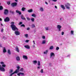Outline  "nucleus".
Wrapping results in <instances>:
<instances>
[{
	"label": "nucleus",
	"instance_id": "obj_1",
	"mask_svg": "<svg viewBox=\"0 0 76 76\" xmlns=\"http://www.w3.org/2000/svg\"><path fill=\"white\" fill-rule=\"evenodd\" d=\"M11 27L12 31H15L16 30H17V31L18 30V29L17 28L16 26L15 25H11Z\"/></svg>",
	"mask_w": 76,
	"mask_h": 76
},
{
	"label": "nucleus",
	"instance_id": "obj_2",
	"mask_svg": "<svg viewBox=\"0 0 76 76\" xmlns=\"http://www.w3.org/2000/svg\"><path fill=\"white\" fill-rule=\"evenodd\" d=\"M9 13V10L7 9H5L4 12V14L5 15H8Z\"/></svg>",
	"mask_w": 76,
	"mask_h": 76
},
{
	"label": "nucleus",
	"instance_id": "obj_3",
	"mask_svg": "<svg viewBox=\"0 0 76 76\" xmlns=\"http://www.w3.org/2000/svg\"><path fill=\"white\" fill-rule=\"evenodd\" d=\"M65 5L66 9H70V7H69V6H70V4L69 3H67V4H65Z\"/></svg>",
	"mask_w": 76,
	"mask_h": 76
},
{
	"label": "nucleus",
	"instance_id": "obj_4",
	"mask_svg": "<svg viewBox=\"0 0 76 76\" xmlns=\"http://www.w3.org/2000/svg\"><path fill=\"white\" fill-rule=\"evenodd\" d=\"M4 21L5 22H7L10 21V18L8 17H6L4 20Z\"/></svg>",
	"mask_w": 76,
	"mask_h": 76
},
{
	"label": "nucleus",
	"instance_id": "obj_5",
	"mask_svg": "<svg viewBox=\"0 0 76 76\" xmlns=\"http://www.w3.org/2000/svg\"><path fill=\"white\" fill-rule=\"evenodd\" d=\"M57 28L58 29L59 31H61V26L59 25L57 26Z\"/></svg>",
	"mask_w": 76,
	"mask_h": 76
},
{
	"label": "nucleus",
	"instance_id": "obj_6",
	"mask_svg": "<svg viewBox=\"0 0 76 76\" xmlns=\"http://www.w3.org/2000/svg\"><path fill=\"white\" fill-rule=\"evenodd\" d=\"M17 4H18V3L17 2H14L11 4V6L12 7H15L17 6Z\"/></svg>",
	"mask_w": 76,
	"mask_h": 76
},
{
	"label": "nucleus",
	"instance_id": "obj_7",
	"mask_svg": "<svg viewBox=\"0 0 76 76\" xmlns=\"http://www.w3.org/2000/svg\"><path fill=\"white\" fill-rule=\"evenodd\" d=\"M17 69H16L15 71V72L16 73H17L18 72H19V70L20 69V66H18L17 67Z\"/></svg>",
	"mask_w": 76,
	"mask_h": 76
},
{
	"label": "nucleus",
	"instance_id": "obj_8",
	"mask_svg": "<svg viewBox=\"0 0 76 76\" xmlns=\"http://www.w3.org/2000/svg\"><path fill=\"white\" fill-rule=\"evenodd\" d=\"M15 34L16 35H20V32L18 31H15Z\"/></svg>",
	"mask_w": 76,
	"mask_h": 76
},
{
	"label": "nucleus",
	"instance_id": "obj_9",
	"mask_svg": "<svg viewBox=\"0 0 76 76\" xmlns=\"http://www.w3.org/2000/svg\"><path fill=\"white\" fill-rule=\"evenodd\" d=\"M1 64H2V67H6V65L5 64H4V62H1Z\"/></svg>",
	"mask_w": 76,
	"mask_h": 76
},
{
	"label": "nucleus",
	"instance_id": "obj_10",
	"mask_svg": "<svg viewBox=\"0 0 76 76\" xmlns=\"http://www.w3.org/2000/svg\"><path fill=\"white\" fill-rule=\"evenodd\" d=\"M20 75H22L23 76H24V73H22V72H19V73L17 74V75L19 76H20Z\"/></svg>",
	"mask_w": 76,
	"mask_h": 76
},
{
	"label": "nucleus",
	"instance_id": "obj_11",
	"mask_svg": "<svg viewBox=\"0 0 76 76\" xmlns=\"http://www.w3.org/2000/svg\"><path fill=\"white\" fill-rule=\"evenodd\" d=\"M23 58L24 59H25L26 60H28V56H26L23 55Z\"/></svg>",
	"mask_w": 76,
	"mask_h": 76
},
{
	"label": "nucleus",
	"instance_id": "obj_12",
	"mask_svg": "<svg viewBox=\"0 0 76 76\" xmlns=\"http://www.w3.org/2000/svg\"><path fill=\"white\" fill-rule=\"evenodd\" d=\"M15 50L16 51L18 52V53H19V48H18V46H16Z\"/></svg>",
	"mask_w": 76,
	"mask_h": 76
},
{
	"label": "nucleus",
	"instance_id": "obj_13",
	"mask_svg": "<svg viewBox=\"0 0 76 76\" xmlns=\"http://www.w3.org/2000/svg\"><path fill=\"white\" fill-rule=\"evenodd\" d=\"M0 70L2 72H4V71H5V69L3 67H1L0 69Z\"/></svg>",
	"mask_w": 76,
	"mask_h": 76
},
{
	"label": "nucleus",
	"instance_id": "obj_14",
	"mask_svg": "<svg viewBox=\"0 0 76 76\" xmlns=\"http://www.w3.org/2000/svg\"><path fill=\"white\" fill-rule=\"evenodd\" d=\"M16 13H18V14H19V15H21L22 14V12H20V11H18V10H16Z\"/></svg>",
	"mask_w": 76,
	"mask_h": 76
},
{
	"label": "nucleus",
	"instance_id": "obj_15",
	"mask_svg": "<svg viewBox=\"0 0 76 76\" xmlns=\"http://www.w3.org/2000/svg\"><path fill=\"white\" fill-rule=\"evenodd\" d=\"M27 12L29 13H31V12H33V10L32 9H31L30 10H28L27 11Z\"/></svg>",
	"mask_w": 76,
	"mask_h": 76
},
{
	"label": "nucleus",
	"instance_id": "obj_16",
	"mask_svg": "<svg viewBox=\"0 0 76 76\" xmlns=\"http://www.w3.org/2000/svg\"><path fill=\"white\" fill-rule=\"evenodd\" d=\"M25 47L27 49H29V48H30V47H29L28 45L25 46Z\"/></svg>",
	"mask_w": 76,
	"mask_h": 76
},
{
	"label": "nucleus",
	"instance_id": "obj_17",
	"mask_svg": "<svg viewBox=\"0 0 76 76\" xmlns=\"http://www.w3.org/2000/svg\"><path fill=\"white\" fill-rule=\"evenodd\" d=\"M53 56V57H54V56H55V54H54V53H50V57H52Z\"/></svg>",
	"mask_w": 76,
	"mask_h": 76
},
{
	"label": "nucleus",
	"instance_id": "obj_18",
	"mask_svg": "<svg viewBox=\"0 0 76 76\" xmlns=\"http://www.w3.org/2000/svg\"><path fill=\"white\" fill-rule=\"evenodd\" d=\"M61 7L63 9V10H64V9H65V7L63 5H61Z\"/></svg>",
	"mask_w": 76,
	"mask_h": 76
},
{
	"label": "nucleus",
	"instance_id": "obj_19",
	"mask_svg": "<svg viewBox=\"0 0 76 76\" xmlns=\"http://www.w3.org/2000/svg\"><path fill=\"white\" fill-rule=\"evenodd\" d=\"M21 19L23 20H26L25 18L24 17V16L23 15H21Z\"/></svg>",
	"mask_w": 76,
	"mask_h": 76
},
{
	"label": "nucleus",
	"instance_id": "obj_20",
	"mask_svg": "<svg viewBox=\"0 0 76 76\" xmlns=\"http://www.w3.org/2000/svg\"><path fill=\"white\" fill-rule=\"evenodd\" d=\"M16 59L17 61H19L20 60V58H19V57L17 56L16 57Z\"/></svg>",
	"mask_w": 76,
	"mask_h": 76
},
{
	"label": "nucleus",
	"instance_id": "obj_21",
	"mask_svg": "<svg viewBox=\"0 0 76 76\" xmlns=\"http://www.w3.org/2000/svg\"><path fill=\"white\" fill-rule=\"evenodd\" d=\"M26 9V8H25L23 7L21 9V10H22V11H23V12H24V11Z\"/></svg>",
	"mask_w": 76,
	"mask_h": 76
},
{
	"label": "nucleus",
	"instance_id": "obj_22",
	"mask_svg": "<svg viewBox=\"0 0 76 76\" xmlns=\"http://www.w3.org/2000/svg\"><path fill=\"white\" fill-rule=\"evenodd\" d=\"M7 51H6V48H4V50L3 51V53H6V52Z\"/></svg>",
	"mask_w": 76,
	"mask_h": 76
},
{
	"label": "nucleus",
	"instance_id": "obj_23",
	"mask_svg": "<svg viewBox=\"0 0 76 76\" xmlns=\"http://www.w3.org/2000/svg\"><path fill=\"white\" fill-rule=\"evenodd\" d=\"M3 6H1V5L0 6V10H3Z\"/></svg>",
	"mask_w": 76,
	"mask_h": 76
},
{
	"label": "nucleus",
	"instance_id": "obj_24",
	"mask_svg": "<svg viewBox=\"0 0 76 76\" xmlns=\"http://www.w3.org/2000/svg\"><path fill=\"white\" fill-rule=\"evenodd\" d=\"M8 53L10 55L11 54V52H10V50H8Z\"/></svg>",
	"mask_w": 76,
	"mask_h": 76
},
{
	"label": "nucleus",
	"instance_id": "obj_25",
	"mask_svg": "<svg viewBox=\"0 0 76 76\" xmlns=\"http://www.w3.org/2000/svg\"><path fill=\"white\" fill-rule=\"evenodd\" d=\"M54 48V47H53V46H51L50 47V50H53V49Z\"/></svg>",
	"mask_w": 76,
	"mask_h": 76
},
{
	"label": "nucleus",
	"instance_id": "obj_26",
	"mask_svg": "<svg viewBox=\"0 0 76 76\" xmlns=\"http://www.w3.org/2000/svg\"><path fill=\"white\" fill-rule=\"evenodd\" d=\"M15 73H16L15 71L14 72L12 73L11 75H10V76H12V75H14V74H15Z\"/></svg>",
	"mask_w": 76,
	"mask_h": 76
},
{
	"label": "nucleus",
	"instance_id": "obj_27",
	"mask_svg": "<svg viewBox=\"0 0 76 76\" xmlns=\"http://www.w3.org/2000/svg\"><path fill=\"white\" fill-rule=\"evenodd\" d=\"M47 53H48V50H46L45 52H44V54H47Z\"/></svg>",
	"mask_w": 76,
	"mask_h": 76
},
{
	"label": "nucleus",
	"instance_id": "obj_28",
	"mask_svg": "<svg viewBox=\"0 0 76 76\" xmlns=\"http://www.w3.org/2000/svg\"><path fill=\"white\" fill-rule=\"evenodd\" d=\"M33 63L34 64H36V63H37V61L35 60L33 61Z\"/></svg>",
	"mask_w": 76,
	"mask_h": 76
},
{
	"label": "nucleus",
	"instance_id": "obj_29",
	"mask_svg": "<svg viewBox=\"0 0 76 76\" xmlns=\"http://www.w3.org/2000/svg\"><path fill=\"white\" fill-rule=\"evenodd\" d=\"M35 27V25L34 24H32L31 26V28H34Z\"/></svg>",
	"mask_w": 76,
	"mask_h": 76
},
{
	"label": "nucleus",
	"instance_id": "obj_30",
	"mask_svg": "<svg viewBox=\"0 0 76 76\" xmlns=\"http://www.w3.org/2000/svg\"><path fill=\"white\" fill-rule=\"evenodd\" d=\"M37 64L38 66H40V65H41V64L40 63V61H38Z\"/></svg>",
	"mask_w": 76,
	"mask_h": 76
},
{
	"label": "nucleus",
	"instance_id": "obj_31",
	"mask_svg": "<svg viewBox=\"0 0 76 76\" xmlns=\"http://www.w3.org/2000/svg\"><path fill=\"white\" fill-rule=\"evenodd\" d=\"M21 27H23L25 28V26L24 24H22L20 26Z\"/></svg>",
	"mask_w": 76,
	"mask_h": 76
},
{
	"label": "nucleus",
	"instance_id": "obj_32",
	"mask_svg": "<svg viewBox=\"0 0 76 76\" xmlns=\"http://www.w3.org/2000/svg\"><path fill=\"white\" fill-rule=\"evenodd\" d=\"M40 10L42 12H43L44 10V9H43V8L42 7H41L40 8Z\"/></svg>",
	"mask_w": 76,
	"mask_h": 76
},
{
	"label": "nucleus",
	"instance_id": "obj_33",
	"mask_svg": "<svg viewBox=\"0 0 76 76\" xmlns=\"http://www.w3.org/2000/svg\"><path fill=\"white\" fill-rule=\"evenodd\" d=\"M34 20H35V19L34 18L31 19V20L32 22H34Z\"/></svg>",
	"mask_w": 76,
	"mask_h": 76
},
{
	"label": "nucleus",
	"instance_id": "obj_34",
	"mask_svg": "<svg viewBox=\"0 0 76 76\" xmlns=\"http://www.w3.org/2000/svg\"><path fill=\"white\" fill-rule=\"evenodd\" d=\"M40 72L41 73H44V72H43V69H41V70L40 71Z\"/></svg>",
	"mask_w": 76,
	"mask_h": 76
},
{
	"label": "nucleus",
	"instance_id": "obj_35",
	"mask_svg": "<svg viewBox=\"0 0 76 76\" xmlns=\"http://www.w3.org/2000/svg\"><path fill=\"white\" fill-rule=\"evenodd\" d=\"M42 44H45V40H43L42 43Z\"/></svg>",
	"mask_w": 76,
	"mask_h": 76
},
{
	"label": "nucleus",
	"instance_id": "obj_36",
	"mask_svg": "<svg viewBox=\"0 0 76 76\" xmlns=\"http://www.w3.org/2000/svg\"><path fill=\"white\" fill-rule=\"evenodd\" d=\"M25 36L26 38H28V34H25Z\"/></svg>",
	"mask_w": 76,
	"mask_h": 76
},
{
	"label": "nucleus",
	"instance_id": "obj_37",
	"mask_svg": "<svg viewBox=\"0 0 76 76\" xmlns=\"http://www.w3.org/2000/svg\"><path fill=\"white\" fill-rule=\"evenodd\" d=\"M20 71L21 72H23V68H22L20 69Z\"/></svg>",
	"mask_w": 76,
	"mask_h": 76
},
{
	"label": "nucleus",
	"instance_id": "obj_38",
	"mask_svg": "<svg viewBox=\"0 0 76 76\" xmlns=\"http://www.w3.org/2000/svg\"><path fill=\"white\" fill-rule=\"evenodd\" d=\"M32 16H33V17H35L36 16H35V14H33L32 15Z\"/></svg>",
	"mask_w": 76,
	"mask_h": 76
},
{
	"label": "nucleus",
	"instance_id": "obj_39",
	"mask_svg": "<svg viewBox=\"0 0 76 76\" xmlns=\"http://www.w3.org/2000/svg\"><path fill=\"white\" fill-rule=\"evenodd\" d=\"M71 34H72V35H74V34H73V33H74L73 31L72 30L71 31Z\"/></svg>",
	"mask_w": 76,
	"mask_h": 76
},
{
	"label": "nucleus",
	"instance_id": "obj_40",
	"mask_svg": "<svg viewBox=\"0 0 76 76\" xmlns=\"http://www.w3.org/2000/svg\"><path fill=\"white\" fill-rule=\"evenodd\" d=\"M7 4L8 5H9V4H10V1L7 2Z\"/></svg>",
	"mask_w": 76,
	"mask_h": 76
},
{
	"label": "nucleus",
	"instance_id": "obj_41",
	"mask_svg": "<svg viewBox=\"0 0 76 76\" xmlns=\"http://www.w3.org/2000/svg\"><path fill=\"white\" fill-rule=\"evenodd\" d=\"M27 19L28 20H30V18L28 17H27Z\"/></svg>",
	"mask_w": 76,
	"mask_h": 76
},
{
	"label": "nucleus",
	"instance_id": "obj_42",
	"mask_svg": "<svg viewBox=\"0 0 76 76\" xmlns=\"http://www.w3.org/2000/svg\"><path fill=\"white\" fill-rule=\"evenodd\" d=\"M22 24V22H20L18 24V25H21Z\"/></svg>",
	"mask_w": 76,
	"mask_h": 76
},
{
	"label": "nucleus",
	"instance_id": "obj_43",
	"mask_svg": "<svg viewBox=\"0 0 76 76\" xmlns=\"http://www.w3.org/2000/svg\"><path fill=\"white\" fill-rule=\"evenodd\" d=\"M14 23H14L13 22H11V25H14Z\"/></svg>",
	"mask_w": 76,
	"mask_h": 76
},
{
	"label": "nucleus",
	"instance_id": "obj_44",
	"mask_svg": "<svg viewBox=\"0 0 76 76\" xmlns=\"http://www.w3.org/2000/svg\"><path fill=\"white\" fill-rule=\"evenodd\" d=\"M59 49V47H57L56 50H58Z\"/></svg>",
	"mask_w": 76,
	"mask_h": 76
},
{
	"label": "nucleus",
	"instance_id": "obj_45",
	"mask_svg": "<svg viewBox=\"0 0 76 76\" xmlns=\"http://www.w3.org/2000/svg\"><path fill=\"white\" fill-rule=\"evenodd\" d=\"M12 72H13V70H11L10 72V73H12Z\"/></svg>",
	"mask_w": 76,
	"mask_h": 76
},
{
	"label": "nucleus",
	"instance_id": "obj_46",
	"mask_svg": "<svg viewBox=\"0 0 76 76\" xmlns=\"http://www.w3.org/2000/svg\"><path fill=\"white\" fill-rule=\"evenodd\" d=\"M64 32L63 31L61 32V35H64Z\"/></svg>",
	"mask_w": 76,
	"mask_h": 76
},
{
	"label": "nucleus",
	"instance_id": "obj_47",
	"mask_svg": "<svg viewBox=\"0 0 76 76\" xmlns=\"http://www.w3.org/2000/svg\"><path fill=\"white\" fill-rule=\"evenodd\" d=\"M45 28V29L46 31H48V27H46Z\"/></svg>",
	"mask_w": 76,
	"mask_h": 76
},
{
	"label": "nucleus",
	"instance_id": "obj_48",
	"mask_svg": "<svg viewBox=\"0 0 76 76\" xmlns=\"http://www.w3.org/2000/svg\"><path fill=\"white\" fill-rule=\"evenodd\" d=\"M42 38L43 39H45V36H43Z\"/></svg>",
	"mask_w": 76,
	"mask_h": 76
},
{
	"label": "nucleus",
	"instance_id": "obj_49",
	"mask_svg": "<svg viewBox=\"0 0 76 76\" xmlns=\"http://www.w3.org/2000/svg\"><path fill=\"white\" fill-rule=\"evenodd\" d=\"M12 14H13V15H14V13H15V12L12 11Z\"/></svg>",
	"mask_w": 76,
	"mask_h": 76
},
{
	"label": "nucleus",
	"instance_id": "obj_50",
	"mask_svg": "<svg viewBox=\"0 0 76 76\" xmlns=\"http://www.w3.org/2000/svg\"><path fill=\"white\" fill-rule=\"evenodd\" d=\"M29 40H26V42H29Z\"/></svg>",
	"mask_w": 76,
	"mask_h": 76
},
{
	"label": "nucleus",
	"instance_id": "obj_51",
	"mask_svg": "<svg viewBox=\"0 0 76 76\" xmlns=\"http://www.w3.org/2000/svg\"><path fill=\"white\" fill-rule=\"evenodd\" d=\"M33 43H34V45H35V41L34 40V41H33Z\"/></svg>",
	"mask_w": 76,
	"mask_h": 76
},
{
	"label": "nucleus",
	"instance_id": "obj_52",
	"mask_svg": "<svg viewBox=\"0 0 76 76\" xmlns=\"http://www.w3.org/2000/svg\"><path fill=\"white\" fill-rule=\"evenodd\" d=\"M30 29V28H27V30H29Z\"/></svg>",
	"mask_w": 76,
	"mask_h": 76
},
{
	"label": "nucleus",
	"instance_id": "obj_53",
	"mask_svg": "<svg viewBox=\"0 0 76 76\" xmlns=\"http://www.w3.org/2000/svg\"><path fill=\"white\" fill-rule=\"evenodd\" d=\"M3 31V28H2V29L1 30V32H2Z\"/></svg>",
	"mask_w": 76,
	"mask_h": 76
},
{
	"label": "nucleus",
	"instance_id": "obj_54",
	"mask_svg": "<svg viewBox=\"0 0 76 76\" xmlns=\"http://www.w3.org/2000/svg\"><path fill=\"white\" fill-rule=\"evenodd\" d=\"M10 13H12V11L10 10Z\"/></svg>",
	"mask_w": 76,
	"mask_h": 76
},
{
	"label": "nucleus",
	"instance_id": "obj_55",
	"mask_svg": "<svg viewBox=\"0 0 76 76\" xmlns=\"http://www.w3.org/2000/svg\"><path fill=\"white\" fill-rule=\"evenodd\" d=\"M55 7L56 8V9H57V7L56 6H55Z\"/></svg>",
	"mask_w": 76,
	"mask_h": 76
},
{
	"label": "nucleus",
	"instance_id": "obj_56",
	"mask_svg": "<svg viewBox=\"0 0 76 76\" xmlns=\"http://www.w3.org/2000/svg\"><path fill=\"white\" fill-rule=\"evenodd\" d=\"M53 0V1H55V2H56L57 1V0Z\"/></svg>",
	"mask_w": 76,
	"mask_h": 76
},
{
	"label": "nucleus",
	"instance_id": "obj_57",
	"mask_svg": "<svg viewBox=\"0 0 76 76\" xmlns=\"http://www.w3.org/2000/svg\"><path fill=\"white\" fill-rule=\"evenodd\" d=\"M45 4H48V3L46 1L45 2Z\"/></svg>",
	"mask_w": 76,
	"mask_h": 76
},
{
	"label": "nucleus",
	"instance_id": "obj_58",
	"mask_svg": "<svg viewBox=\"0 0 76 76\" xmlns=\"http://www.w3.org/2000/svg\"><path fill=\"white\" fill-rule=\"evenodd\" d=\"M15 1H16V2H18V0H15Z\"/></svg>",
	"mask_w": 76,
	"mask_h": 76
},
{
	"label": "nucleus",
	"instance_id": "obj_59",
	"mask_svg": "<svg viewBox=\"0 0 76 76\" xmlns=\"http://www.w3.org/2000/svg\"><path fill=\"white\" fill-rule=\"evenodd\" d=\"M40 68V66H37V69H39Z\"/></svg>",
	"mask_w": 76,
	"mask_h": 76
},
{
	"label": "nucleus",
	"instance_id": "obj_60",
	"mask_svg": "<svg viewBox=\"0 0 76 76\" xmlns=\"http://www.w3.org/2000/svg\"><path fill=\"white\" fill-rule=\"evenodd\" d=\"M2 20V19L1 18H0V21H1Z\"/></svg>",
	"mask_w": 76,
	"mask_h": 76
},
{
	"label": "nucleus",
	"instance_id": "obj_61",
	"mask_svg": "<svg viewBox=\"0 0 76 76\" xmlns=\"http://www.w3.org/2000/svg\"><path fill=\"white\" fill-rule=\"evenodd\" d=\"M33 47L34 48V47H35V45H33Z\"/></svg>",
	"mask_w": 76,
	"mask_h": 76
},
{
	"label": "nucleus",
	"instance_id": "obj_62",
	"mask_svg": "<svg viewBox=\"0 0 76 76\" xmlns=\"http://www.w3.org/2000/svg\"><path fill=\"white\" fill-rule=\"evenodd\" d=\"M0 47H1V45H0Z\"/></svg>",
	"mask_w": 76,
	"mask_h": 76
},
{
	"label": "nucleus",
	"instance_id": "obj_63",
	"mask_svg": "<svg viewBox=\"0 0 76 76\" xmlns=\"http://www.w3.org/2000/svg\"><path fill=\"white\" fill-rule=\"evenodd\" d=\"M49 65H51V63H49Z\"/></svg>",
	"mask_w": 76,
	"mask_h": 76
},
{
	"label": "nucleus",
	"instance_id": "obj_64",
	"mask_svg": "<svg viewBox=\"0 0 76 76\" xmlns=\"http://www.w3.org/2000/svg\"><path fill=\"white\" fill-rule=\"evenodd\" d=\"M1 26H3V24H1Z\"/></svg>",
	"mask_w": 76,
	"mask_h": 76
}]
</instances>
